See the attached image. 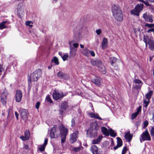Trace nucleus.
Here are the masks:
<instances>
[{"label":"nucleus","mask_w":154,"mask_h":154,"mask_svg":"<svg viewBox=\"0 0 154 154\" xmlns=\"http://www.w3.org/2000/svg\"><path fill=\"white\" fill-rule=\"evenodd\" d=\"M96 32L97 35H99L102 32V30L101 29H99L96 30Z\"/></svg>","instance_id":"864d4df0"},{"label":"nucleus","mask_w":154,"mask_h":154,"mask_svg":"<svg viewBox=\"0 0 154 154\" xmlns=\"http://www.w3.org/2000/svg\"><path fill=\"white\" fill-rule=\"evenodd\" d=\"M7 97L6 95L4 93L2 94L1 96V101L3 105H5L6 103Z\"/></svg>","instance_id":"5701e85b"},{"label":"nucleus","mask_w":154,"mask_h":154,"mask_svg":"<svg viewBox=\"0 0 154 154\" xmlns=\"http://www.w3.org/2000/svg\"><path fill=\"white\" fill-rule=\"evenodd\" d=\"M57 76L59 78L65 80H67L69 78V75L68 74L61 71L57 73Z\"/></svg>","instance_id":"6e6552de"},{"label":"nucleus","mask_w":154,"mask_h":154,"mask_svg":"<svg viewBox=\"0 0 154 154\" xmlns=\"http://www.w3.org/2000/svg\"><path fill=\"white\" fill-rule=\"evenodd\" d=\"M90 129L93 131H94V136H96L97 134V131L99 128V126L96 120L91 123L90 124Z\"/></svg>","instance_id":"39448f33"},{"label":"nucleus","mask_w":154,"mask_h":154,"mask_svg":"<svg viewBox=\"0 0 154 154\" xmlns=\"http://www.w3.org/2000/svg\"><path fill=\"white\" fill-rule=\"evenodd\" d=\"M28 114L27 109H22L20 113L22 119L23 120L26 119L27 118Z\"/></svg>","instance_id":"4468645a"},{"label":"nucleus","mask_w":154,"mask_h":154,"mask_svg":"<svg viewBox=\"0 0 154 154\" xmlns=\"http://www.w3.org/2000/svg\"><path fill=\"white\" fill-rule=\"evenodd\" d=\"M22 97V93L21 91L19 90H17L16 92L15 95V101L17 102L21 101Z\"/></svg>","instance_id":"9b49d317"},{"label":"nucleus","mask_w":154,"mask_h":154,"mask_svg":"<svg viewBox=\"0 0 154 154\" xmlns=\"http://www.w3.org/2000/svg\"><path fill=\"white\" fill-rule=\"evenodd\" d=\"M141 106H139L138 108L137 109V111L136 112L138 114H139L140 112H141Z\"/></svg>","instance_id":"5fc2aeb1"},{"label":"nucleus","mask_w":154,"mask_h":154,"mask_svg":"<svg viewBox=\"0 0 154 154\" xmlns=\"http://www.w3.org/2000/svg\"><path fill=\"white\" fill-rule=\"evenodd\" d=\"M142 3H143L146 6H150V4L147 2H145L144 1H143Z\"/></svg>","instance_id":"680f3d73"},{"label":"nucleus","mask_w":154,"mask_h":154,"mask_svg":"<svg viewBox=\"0 0 154 154\" xmlns=\"http://www.w3.org/2000/svg\"><path fill=\"white\" fill-rule=\"evenodd\" d=\"M8 23V24L10 23V22L6 21H4L1 22L0 23V29H3L6 28H7V26L5 25V24Z\"/></svg>","instance_id":"a878e982"},{"label":"nucleus","mask_w":154,"mask_h":154,"mask_svg":"<svg viewBox=\"0 0 154 154\" xmlns=\"http://www.w3.org/2000/svg\"><path fill=\"white\" fill-rule=\"evenodd\" d=\"M31 23V22L30 21H27L26 22V25L29 26L30 27L32 26V25H30V24Z\"/></svg>","instance_id":"4d7b16f0"},{"label":"nucleus","mask_w":154,"mask_h":154,"mask_svg":"<svg viewBox=\"0 0 154 154\" xmlns=\"http://www.w3.org/2000/svg\"><path fill=\"white\" fill-rule=\"evenodd\" d=\"M145 26L148 27L149 28H151L152 27H154V24H149L146 23L145 24Z\"/></svg>","instance_id":"a19ab883"},{"label":"nucleus","mask_w":154,"mask_h":154,"mask_svg":"<svg viewBox=\"0 0 154 154\" xmlns=\"http://www.w3.org/2000/svg\"><path fill=\"white\" fill-rule=\"evenodd\" d=\"M92 65L97 67L99 71L103 74L106 73V68L104 65L102 60L99 58H94L91 60Z\"/></svg>","instance_id":"f257e3e1"},{"label":"nucleus","mask_w":154,"mask_h":154,"mask_svg":"<svg viewBox=\"0 0 154 154\" xmlns=\"http://www.w3.org/2000/svg\"><path fill=\"white\" fill-rule=\"evenodd\" d=\"M101 132L106 136H109V131L106 127H102L101 128Z\"/></svg>","instance_id":"b1692460"},{"label":"nucleus","mask_w":154,"mask_h":154,"mask_svg":"<svg viewBox=\"0 0 154 154\" xmlns=\"http://www.w3.org/2000/svg\"><path fill=\"white\" fill-rule=\"evenodd\" d=\"M122 11L120 6L118 5L114 4L112 7V11L113 14L115 13Z\"/></svg>","instance_id":"ddd939ff"},{"label":"nucleus","mask_w":154,"mask_h":154,"mask_svg":"<svg viewBox=\"0 0 154 154\" xmlns=\"http://www.w3.org/2000/svg\"><path fill=\"white\" fill-rule=\"evenodd\" d=\"M79 134V132L78 131H75L72 134L70 138V141L72 143H73L76 141L78 138L77 135Z\"/></svg>","instance_id":"1a4fd4ad"},{"label":"nucleus","mask_w":154,"mask_h":154,"mask_svg":"<svg viewBox=\"0 0 154 154\" xmlns=\"http://www.w3.org/2000/svg\"><path fill=\"white\" fill-rule=\"evenodd\" d=\"M61 143H64L65 142L66 140V136H61Z\"/></svg>","instance_id":"8fccbe9b"},{"label":"nucleus","mask_w":154,"mask_h":154,"mask_svg":"<svg viewBox=\"0 0 154 154\" xmlns=\"http://www.w3.org/2000/svg\"><path fill=\"white\" fill-rule=\"evenodd\" d=\"M150 133L151 136L154 137V126L152 128L150 131Z\"/></svg>","instance_id":"c03bdc74"},{"label":"nucleus","mask_w":154,"mask_h":154,"mask_svg":"<svg viewBox=\"0 0 154 154\" xmlns=\"http://www.w3.org/2000/svg\"><path fill=\"white\" fill-rule=\"evenodd\" d=\"M68 55L65 54L62 57L63 60L64 61H65L68 58Z\"/></svg>","instance_id":"603ef678"},{"label":"nucleus","mask_w":154,"mask_h":154,"mask_svg":"<svg viewBox=\"0 0 154 154\" xmlns=\"http://www.w3.org/2000/svg\"><path fill=\"white\" fill-rule=\"evenodd\" d=\"M75 118L72 119L71 120V126L72 127H75Z\"/></svg>","instance_id":"79ce46f5"},{"label":"nucleus","mask_w":154,"mask_h":154,"mask_svg":"<svg viewBox=\"0 0 154 154\" xmlns=\"http://www.w3.org/2000/svg\"><path fill=\"white\" fill-rule=\"evenodd\" d=\"M89 50L87 48H85L82 51V53L83 55L86 57L89 56Z\"/></svg>","instance_id":"c756f323"},{"label":"nucleus","mask_w":154,"mask_h":154,"mask_svg":"<svg viewBox=\"0 0 154 154\" xmlns=\"http://www.w3.org/2000/svg\"><path fill=\"white\" fill-rule=\"evenodd\" d=\"M101 80L100 78L98 76H95L94 79H92V82L95 85L99 86L100 84V81Z\"/></svg>","instance_id":"f3484780"},{"label":"nucleus","mask_w":154,"mask_h":154,"mask_svg":"<svg viewBox=\"0 0 154 154\" xmlns=\"http://www.w3.org/2000/svg\"><path fill=\"white\" fill-rule=\"evenodd\" d=\"M45 147L46 146L43 145H41L38 149L41 152H43L45 150Z\"/></svg>","instance_id":"58836bf2"},{"label":"nucleus","mask_w":154,"mask_h":154,"mask_svg":"<svg viewBox=\"0 0 154 154\" xmlns=\"http://www.w3.org/2000/svg\"><path fill=\"white\" fill-rule=\"evenodd\" d=\"M46 99L47 101L49 102L50 103H53V101L50 98L49 95H48L46 97Z\"/></svg>","instance_id":"4c0bfd02"},{"label":"nucleus","mask_w":154,"mask_h":154,"mask_svg":"<svg viewBox=\"0 0 154 154\" xmlns=\"http://www.w3.org/2000/svg\"><path fill=\"white\" fill-rule=\"evenodd\" d=\"M41 103L39 102H37L35 105V107L37 109H38Z\"/></svg>","instance_id":"3c124183"},{"label":"nucleus","mask_w":154,"mask_h":154,"mask_svg":"<svg viewBox=\"0 0 154 154\" xmlns=\"http://www.w3.org/2000/svg\"><path fill=\"white\" fill-rule=\"evenodd\" d=\"M42 74V70L41 69H38L35 70L31 75L32 81H37L41 76Z\"/></svg>","instance_id":"f03ea898"},{"label":"nucleus","mask_w":154,"mask_h":154,"mask_svg":"<svg viewBox=\"0 0 154 154\" xmlns=\"http://www.w3.org/2000/svg\"><path fill=\"white\" fill-rule=\"evenodd\" d=\"M153 91L152 90H150L145 95V97L147 100H150L153 94Z\"/></svg>","instance_id":"bb28decb"},{"label":"nucleus","mask_w":154,"mask_h":154,"mask_svg":"<svg viewBox=\"0 0 154 154\" xmlns=\"http://www.w3.org/2000/svg\"><path fill=\"white\" fill-rule=\"evenodd\" d=\"M54 62L55 65H58L59 64V61L58 58L56 57H54L53 59L51 60V62Z\"/></svg>","instance_id":"f704fd0d"},{"label":"nucleus","mask_w":154,"mask_h":154,"mask_svg":"<svg viewBox=\"0 0 154 154\" xmlns=\"http://www.w3.org/2000/svg\"><path fill=\"white\" fill-rule=\"evenodd\" d=\"M103 137L102 135L99 136L98 138L95 139L93 140L92 141V143L94 144L98 143Z\"/></svg>","instance_id":"cd10ccee"},{"label":"nucleus","mask_w":154,"mask_h":154,"mask_svg":"<svg viewBox=\"0 0 154 154\" xmlns=\"http://www.w3.org/2000/svg\"><path fill=\"white\" fill-rule=\"evenodd\" d=\"M147 45H148L149 48L152 51H154V41L152 39H149Z\"/></svg>","instance_id":"412c9836"},{"label":"nucleus","mask_w":154,"mask_h":154,"mask_svg":"<svg viewBox=\"0 0 154 154\" xmlns=\"http://www.w3.org/2000/svg\"><path fill=\"white\" fill-rule=\"evenodd\" d=\"M48 138L45 139L43 145H44L45 146H46L48 143Z\"/></svg>","instance_id":"bf43d9fd"},{"label":"nucleus","mask_w":154,"mask_h":154,"mask_svg":"<svg viewBox=\"0 0 154 154\" xmlns=\"http://www.w3.org/2000/svg\"><path fill=\"white\" fill-rule=\"evenodd\" d=\"M110 63L112 66H114L117 64V59L114 57H111L110 58Z\"/></svg>","instance_id":"7c9ffc66"},{"label":"nucleus","mask_w":154,"mask_h":154,"mask_svg":"<svg viewBox=\"0 0 154 154\" xmlns=\"http://www.w3.org/2000/svg\"><path fill=\"white\" fill-rule=\"evenodd\" d=\"M138 114L136 112H135L134 113H132L131 114V118L132 119H135Z\"/></svg>","instance_id":"ea45409f"},{"label":"nucleus","mask_w":154,"mask_h":154,"mask_svg":"<svg viewBox=\"0 0 154 154\" xmlns=\"http://www.w3.org/2000/svg\"><path fill=\"white\" fill-rule=\"evenodd\" d=\"M152 17V15L147 14L146 13L144 14L143 15V17L146 21L151 23H152L153 21Z\"/></svg>","instance_id":"f8f14e48"},{"label":"nucleus","mask_w":154,"mask_h":154,"mask_svg":"<svg viewBox=\"0 0 154 154\" xmlns=\"http://www.w3.org/2000/svg\"><path fill=\"white\" fill-rule=\"evenodd\" d=\"M68 129L64 127L61 128L60 129L61 136H66L68 131Z\"/></svg>","instance_id":"a211bd4d"},{"label":"nucleus","mask_w":154,"mask_h":154,"mask_svg":"<svg viewBox=\"0 0 154 154\" xmlns=\"http://www.w3.org/2000/svg\"><path fill=\"white\" fill-rule=\"evenodd\" d=\"M52 96L53 99L56 100H61L62 99L63 96H61V93H60L58 90H54Z\"/></svg>","instance_id":"0eeeda50"},{"label":"nucleus","mask_w":154,"mask_h":154,"mask_svg":"<svg viewBox=\"0 0 154 154\" xmlns=\"http://www.w3.org/2000/svg\"><path fill=\"white\" fill-rule=\"evenodd\" d=\"M107 45V39L106 38H103L102 43V48L103 49L106 48Z\"/></svg>","instance_id":"393cba45"},{"label":"nucleus","mask_w":154,"mask_h":154,"mask_svg":"<svg viewBox=\"0 0 154 154\" xmlns=\"http://www.w3.org/2000/svg\"><path fill=\"white\" fill-rule=\"evenodd\" d=\"M127 150L128 149L127 146H124L122 150V153L121 154H125Z\"/></svg>","instance_id":"37998d69"},{"label":"nucleus","mask_w":154,"mask_h":154,"mask_svg":"<svg viewBox=\"0 0 154 154\" xmlns=\"http://www.w3.org/2000/svg\"><path fill=\"white\" fill-rule=\"evenodd\" d=\"M23 11H22L20 9H17V15L18 17L22 19L23 17Z\"/></svg>","instance_id":"72a5a7b5"},{"label":"nucleus","mask_w":154,"mask_h":154,"mask_svg":"<svg viewBox=\"0 0 154 154\" xmlns=\"http://www.w3.org/2000/svg\"><path fill=\"white\" fill-rule=\"evenodd\" d=\"M69 107L67 102L64 101L63 102L60 104V108L58 110L59 114L62 115L63 114L64 111L66 110Z\"/></svg>","instance_id":"20e7f679"},{"label":"nucleus","mask_w":154,"mask_h":154,"mask_svg":"<svg viewBox=\"0 0 154 154\" xmlns=\"http://www.w3.org/2000/svg\"><path fill=\"white\" fill-rule=\"evenodd\" d=\"M151 39L150 38H149L148 35H144L143 37V41L146 44V46L147 45L148 42L149 41V39Z\"/></svg>","instance_id":"473e14b6"},{"label":"nucleus","mask_w":154,"mask_h":154,"mask_svg":"<svg viewBox=\"0 0 154 154\" xmlns=\"http://www.w3.org/2000/svg\"><path fill=\"white\" fill-rule=\"evenodd\" d=\"M4 70V69L2 67V65L0 64V75L2 74V71H3Z\"/></svg>","instance_id":"0e129e2a"},{"label":"nucleus","mask_w":154,"mask_h":154,"mask_svg":"<svg viewBox=\"0 0 154 154\" xmlns=\"http://www.w3.org/2000/svg\"><path fill=\"white\" fill-rule=\"evenodd\" d=\"M141 138L142 140L143 141H150L151 140L150 136L147 129H146L145 131L142 133L141 135Z\"/></svg>","instance_id":"423d86ee"},{"label":"nucleus","mask_w":154,"mask_h":154,"mask_svg":"<svg viewBox=\"0 0 154 154\" xmlns=\"http://www.w3.org/2000/svg\"><path fill=\"white\" fill-rule=\"evenodd\" d=\"M113 16L116 20L118 21H121L123 20V15L122 11L117 12L115 14H114Z\"/></svg>","instance_id":"9d476101"},{"label":"nucleus","mask_w":154,"mask_h":154,"mask_svg":"<svg viewBox=\"0 0 154 154\" xmlns=\"http://www.w3.org/2000/svg\"><path fill=\"white\" fill-rule=\"evenodd\" d=\"M95 113L93 112H90L89 113V115L91 118H94L95 117Z\"/></svg>","instance_id":"6e6d98bb"},{"label":"nucleus","mask_w":154,"mask_h":154,"mask_svg":"<svg viewBox=\"0 0 154 154\" xmlns=\"http://www.w3.org/2000/svg\"><path fill=\"white\" fill-rule=\"evenodd\" d=\"M141 87V86L139 85H136L134 87V88L135 89H136L137 91L139 89H140Z\"/></svg>","instance_id":"09e8293b"},{"label":"nucleus","mask_w":154,"mask_h":154,"mask_svg":"<svg viewBox=\"0 0 154 154\" xmlns=\"http://www.w3.org/2000/svg\"><path fill=\"white\" fill-rule=\"evenodd\" d=\"M25 137L23 136V135H21L20 136V138L22 139L23 140V141H26L27 140H25L26 139V138H25Z\"/></svg>","instance_id":"e2e57ef3"},{"label":"nucleus","mask_w":154,"mask_h":154,"mask_svg":"<svg viewBox=\"0 0 154 154\" xmlns=\"http://www.w3.org/2000/svg\"><path fill=\"white\" fill-rule=\"evenodd\" d=\"M132 137L133 135L131 134L130 131H128L127 133H126L125 134V139L126 140H127L128 142H130L131 141Z\"/></svg>","instance_id":"aec40b11"},{"label":"nucleus","mask_w":154,"mask_h":154,"mask_svg":"<svg viewBox=\"0 0 154 154\" xmlns=\"http://www.w3.org/2000/svg\"><path fill=\"white\" fill-rule=\"evenodd\" d=\"M31 78H32L31 76V77L29 76L28 77V83L29 85L31 83Z\"/></svg>","instance_id":"69168bd1"},{"label":"nucleus","mask_w":154,"mask_h":154,"mask_svg":"<svg viewBox=\"0 0 154 154\" xmlns=\"http://www.w3.org/2000/svg\"><path fill=\"white\" fill-rule=\"evenodd\" d=\"M61 96H63L62 98L65 96H66L67 94V92H65L64 93H63V92H61Z\"/></svg>","instance_id":"774afa93"},{"label":"nucleus","mask_w":154,"mask_h":154,"mask_svg":"<svg viewBox=\"0 0 154 154\" xmlns=\"http://www.w3.org/2000/svg\"><path fill=\"white\" fill-rule=\"evenodd\" d=\"M149 102V100H144L143 103V106L146 108L147 107Z\"/></svg>","instance_id":"c9c22d12"},{"label":"nucleus","mask_w":154,"mask_h":154,"mask_svg":"<svg viewBox=\"0 0 154 154\" xmlns=\"http://www.w3.org/2000/svg\"><path fill=\"white\" fill-rule=\"evenodd\" d=\"M72 150L75 152H78L80 151V148L79 147H74L73 149Z\"/></svg>","instance_id":"a18cd8bd"},{"label":"nucleus","mask_w":154,"mask_h":154,"mask_svg":"<svg viewBox=\"0 0 154 154\" xmlns=\"http://www.w3.org/2000/svg\"><path fill=\"white\" fill-rule=\"evenodd\" d=\"M117 145L113 147L114 150L117 149L118 148L121 147L122 146L123 144V142L122 139L120 137H117L116 138Z\"/></svg>","instance_id":"2eb2a0df"},{"label":"nucleus","mask_w":154,"mask_h":154,"mask_svg":"<svg viewBox=\"0 0 154 154\" xmlns=\"http://www.w3.org/2000/svg\"><path fill=\"white\" fill-rule=\"evenodd\" d=\"M143 4H137L134 7V9L131 11V14L139 16L140 12L143 9Z\"/></svg>","instance_id":"7ed1b4c3"},{"label":"nucleus","mask_w":154,"mask_h":154,"mask_svg":"<svg viewBox=\"0 0 154 154\" xmlns=\"http://www.w3.org/2000/svg\"><path fill=\"white\" fill-rule=\"evenodd\" d=\"M76 50L74 48L70 47L69 56L70 57H74L76 54Z\"/></svg>","instance_id":"4be33fe9"},{"label":"nucleus","mask_w":154,"mask_h":154,"mask_svg":"<svg viewBox=\"0 0 154 154\" xmlns=\"http://www.w3.org/2000/svg\"><path fill=\"white\" fill-rule=\"evenodd\" d=\"M115 145V143L113 140L112 138H111V146H113Z\"/></svg>","instance_id":"338daca9"},{"label":"nucleus","mask_w":154,"mask_h":154,"mask_svg":"<svg viewBox=\"0 0 154 154\" xmlns=\"http://www.w3.org/2000/svg\"><path fill=\"white\" fill-rule=\"evenodd\" d=\"M24 136L25 137V138H26L25 140H28L30 137V131L29 130H26L25 131L24 133Z\"/></svg>","instance_id":"c85d7f7f"},{"label":"nucleus","mask_w":154,"mask_h":154,"mask_svg":"<svg viewBox=\"0 0 154 154\" xmlns=\"http://www.w3.org/2000/svg\"><path fill=\"white\" fill-rule=\"evenodd\" d=\"M91 151L93 154H98L99 150L97 147L95 145H93L91 146L90 149Z\"/></svg>","instance_id":"6ab92c4d"},{"label":"nucleus","mask_w":154,"mask_h":154,"mask_svg":"<svg viewBox=\"0 0 154 154\" xmlns=\"http://www.w3.org/2000/svg\"><path fill=\"white\" fill-rule=\"evenodd\" d=\"M56 125H54L51 130L50 135L51 138L52 139L55 138V135L56 132Z\"/></svg>","instance_id":"dca6fc26"},{"label":"nucleus","mask_w":154,"mask_h":154,"mask_svg":"<svg viewBox=\"0 0 154 154\" xmlns=\"http://www.w3.org/2000/svg\"><path fill=\"white\" fill-rule=\"evenodd\" d=\"M148 122L147 121H145L143 122V128H145L148 125Z\"/></svg>","instance_id":"de8ad7c7"},{"label":"nucleus","mask_w":154,"mask_h":154,"mask_svg":"<svg viewBox=\"0 0 154 154\" xmlns=\"http://www.w3.org/2000/svg\"><path fill=\"white\" fill-rule=\"evenodd\" d=\"M94 118L96 119H99L100 120H102V119L99 116V115L97 113H95Z\"/></svg>","instance_id":"49530a36"},{"label":"nucleus","mask_w":154,"mask_h":154,"mask_svg":"<svg viewBox=\"0 0 154 154\" xmlns=\"http://www.w3.org/2000/svg\"><path fill=\"white\" fill-rule=\"evenodd\" d=\"M109 135L113 137H115L117 135L115 133L114 131L112 128L109 129Z\"/></svg>","instance_id":"2f4dec72"},{"label":"nucleus","mask_w":154,"mask_h":154,"mask_svg":"<svg viewBox=\"0 0 154 154\" xmlns=\"http://www.w3.org/2000/svg\"><path fill=\"white\" fill-rule=\"evenodd\" d=\"M114 66V69L116 70H119V67L118 66V65H117V64L114 65V66Z\"/></svg>","instance_id":"13d9d810"},{"label":"nucleus","mask_w":154,"mask_h":154,"mask_svg":"<svg viewBox=\"0 0 154 154\" xmlns=\"http://www.w3.org/2000/svg\"><path fill=\"white\" fill-rule=\"evenodd\" d=\"M133 82L135 84H143L142 82V81L139 79H135L133 81Z\"/></svg>","instance_id":"e433bc0d"},{"label":"nucleus","mask_w":154,"mask_h":154,"mask_svg":"<svg viewBox=\"0 0 154 154\" xmlns=\"http://www.w3.org/2000/svg\"><path fill=\"white\" fill-rule=\"evenodd\" d=\"M90 54L91 56L93 57H94L95 56V54L94 52L93 51H90L89 54Z\"/></svg>","instance_id":"052dcab7"}]
</instances>
